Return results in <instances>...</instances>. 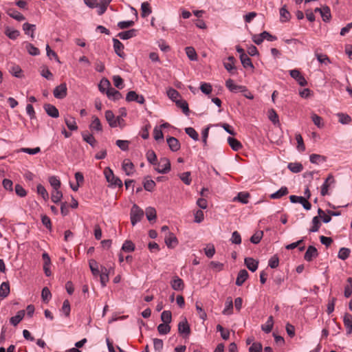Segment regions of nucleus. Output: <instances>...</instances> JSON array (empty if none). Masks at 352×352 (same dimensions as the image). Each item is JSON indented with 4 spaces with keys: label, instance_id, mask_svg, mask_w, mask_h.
Here are the masks:
<instances>
[{
    "label": "nucleus",
    "instance_id": "1",
    "mask_svg": "<svg viewBox=\"0 0 352 352\" xmlns=\"http://www.w3.org/2000/svg\"><path fill=\"white\" fill-rule=\"evenodd\" d=\"M131 222L135 226L138 222L140 221L144 216V211L136 204H134L131 209Z\"/></svg>",
    "mask_w": 352,
    "mask_h": 352
},
{
    "label": "nucleus",
    "instance_id": "2",
    "mask_svg": "<svg viewBox=\"0 0 352 352\" xmlns=\"http://www.w3.org/2000/svg\"><path fill=\"white\" fill-rule=\"evenodd\" d=\"M105 177L109 183L111 184L112 186L114 187H122V182L121 179L117 177H116L111 169L109 168H106L104 171Z\"/></svg>",
    "mask_w": 352,
    "mask_h": 352
},
{
    "label": "nucleus",
    "instance_id": "3",
    "mask_svg": "<svg viewBox=\"0 0 352 352\" xmlns=\"http://www.w3.org/2000/svg\"><path fill=\"white\" fill-rule=\"evenodd\" d=\"M155 170L162 174L167 173L170 170V160L166 157H162L160 162L157 163Z\"/></svg>",
    "mask_w": 352,
    "mask_h": 352
},
{
    "label": "nucleus",
    "instance_id": "4",
    "mask_svg": "<svg viewBox=\"0 0 352 352\" xmlns=\"http://www.w3.org/2000/svg\"><path fill=\"white\" fill-rule=\"evenodd\" d=\"M105 118L107 121L108 122L109 124L111 127H116L118 126V124H120V122L123 120L120 117L115 118V116L113 113L108 110L105 112Z\"/></svg>",
    "mask_w": 352,
    "mask_h": 352
},
{
    "label": "nucleus",
    "instance_id": "5",
    "mask_svg": "<svg viewBox=\"0 0 352 352\" xmlns=\"http://www.w3.org/2000/svg\"><path fill=\"white\" fill-rule=\"evenodd\" d=\"M226 87L232 92H245L247 91V89L244 86L238 85L234 84L233 80L228 79L226 82Z\"/></svg>",
    "mask_w": 352,
    "mask_h": 352
},
{
    "label": "nucleus",
    "instance_id": "6",
    "mask_svg": "<svg viewBox=\"0 0 352 352\" xmlns=\"http://www.w3.org/2000/svg\"><path fill=\"white\" fill-rule=\"evenodd\" d=\"M67 88L66 83H61L57 86L54 90V96L56 98L62 99L67 96Z\"/></svg>",
    "mask_w": 352,
    "mask_h": 352
},
{
    "label": "nucleus",
    "instance_id": "7",
    "mask_svg": "<svg viewBox=\"0 0 352 352\" xmlns=\"http://www.w3.org/2000/svg\"><path fill=\"white\" fill-rule=\"evenodd\" d=\"M289 199H290L291 202H292V203L301 204L305 210H308L311 209V204L307 200L306 198H305L303 197L291 195L289 197Z\"/></svg>",
    "mask_w": 352,
    "mask_h": 352
},
{
    "label": "nucleus",
    "instance_id": "8",
    "mask_svg": "<svg viewBox=\"0 0 352 352\" xmlns=\"http://www.w3.org/2000/svg\"><path fill=\"white\" fill-rule=\"evenodd\" d=\"M290 76L294 78L300 86H305L307 84V80L302 76L301 73L298 69H292L289 71Z\"/></svg>",
    "mask_w": 352,
    "mask_h": 352
},
{
    "label": "nucleus",
    "instance_id": "9",
    "mask_svg": "<svg viewBox=\"0 0 352 352\" xmlns=\"http://www.w3.org/2000/svg\"><path fill=\"white\" fill-rule=\"evenodd\" d=\"M318 252L317 249L314 246L310 245L308 247V248L305 254L304 258L307 261L310 262L314 258H316L318 256Z\"/></svg>",
    "mask_w": 352,
    "mask_h": 352
},
{
    "label": "nucleus",
    "instance_id": "10",
    "mask_svg": "<svg viewBox=\"0 0 352 352\" xmlns=\"http://www.w3.org/2000/svg\"><path fill=\"white\" fill-rule=\"evenodd\" d=\"M113 42L115 52L118 56L123 58L125 56L123 52L124 45L117 38H113Z\"/></svg>",
    "mask_w": 352,
    "mask_h": 352
},
{
    "label": "nucleus",
    "instance_id": "11",
    "mask_svg": "<svg viewBox=\"0 0 352 352\" xmlns=\"http://www.w3.org/2000/svg\"><path fill=\"white\" fill-rule=\"evenodd\" d=\"M165 243L168 248H173L178 243V241L173 233L168 232V235L165 236Z\"/></svg>",
    "mask_w": 352,
    "mask_h": 352
},
{
    "label": "nucleus",
    "instance_id": "12",
    "mask_svg": "<svg viewBox=\"0 0 352 352\" xmlns=\"http://www.w3.org/2000/svg\"><path fill=\"white\" fill-rule=\"evenodd\" d=\"M44 109L46 113L52 118H58L59 116L58 110L52 104H45L44 105Z\"/></svg>",
    "mask_w": 352,
    "mask_h": 352
},
{
    "label": "nucleus",
    "instance_id": "13",
    "mask_svg": "<svg viewBox=\"0 0 352 352\" xmlns=\"http://www.w3.org/2000/svg\"><path fill=\"white\" fill-rule=\"evenodd\" d=\"M170 285L173 289L177 291L182 290L184 287L183 280L179 278L178 276H175L173 278V279L170 282Z\"/></svg>",
    "mask_w": 352,
    "mask_h": 352
},
{
    "label": "nucleus",
    "instance_id": "14",
    "mask_svg": "<svg viewBox=\"0 0 352 352\" xmlns=\"http://www.w3.org/2000/svg\"><path fill=\"white\" fill-rule=\"evenodd\" d=\"M178 331L179 333L189 335L190 333V326L188 324L186 319L181 321L178 324Z\"/></svg>",
    "mask_w": 352,
    "mask_h": 352
},
{
    "label": "nucleus",
    "instance_id": "15",
    "mask_svg": "<svg viewBox=\"0 0 352 352\" xmlns=\"http://www.w3.org/2000/svg\"><path fill=\"white\" fill-rule=\"evenodd\" d=\"M122 170L127 175H131L133 173L134 165L129 160H124L122 162Z\"/></svg>",
    "mask_w": 352,
    "mask_h": 352
},
{
    "label": "nucleus",
    "instance_id": "16",
    "mask_svg": "<svg viewBox=\"0 0 352 352\" xmlns=\"http://www.w3.org/2000/svg\"><path fill=\"white\" fill-rule=\"evenodd\" d=\"M167 143L172 151H177L180 148V143L175 138L170 137L167 138Z\"/></svg>",
    "mask_w": 352,
    "mask_h": 352
},
{
    "label": "nucleus",
    "instance_id": "17",
    "mask_svg": "<svg viewBox=\"0 0 352 352\" xmlns=\"http://www.w3.org/2000/svg\"><path fill=\"white\" fill-rule=\"evenodd\" d=\"M343 322L345 327L346 328L347 334L352 333V315L345 314L343 318Z\"/></svg>",
    "mask_w": 352,
    "mask_h": 352
},
{
    "label": "nucleus",
    "instance_id": "18",
    "mask_svg": "<svg viewBox=\"0 0 352 352\" xmlns=\"http://www.w3.org/2000/svg\"><path fill=\"white\" fill-rule=\"evenodd\" d=\"M245 264L250 271L255 272L258 268V262L252 258L248 257L245 258Z\"/></svg>",
    "mask_w": 352,
    "mask_h": 352
},
{
    "label": "nucleus",
    "instance_id": "19",
    "mask_svg": "<svg viewBox=\"0 0 352 352\" xmlns=\"http://www.w3.org/2000/svg\"><path fill=\"white\" fill-rule=\"evenodd\" d=\"M248 277V272L245 270H240L236 280V285L238 286L242 285Z\"/></svg>",
    "mask_w": 352,
    "mask_h": 352
},
{
    "label": "nucleus",
    "instance_id": "20",
    "mask_svg": "<svg viewBox=\"0 0 352 352\" xmlns=\"http://www.w3.org/2000/svg\"><path fill=\"white\" fill-rule=\"evenodd\" d=\"M289 193L288 189L286 186L281 187L278 191L270 195L272 199H280L282 197L287 195Z\"/></svg>",
    "mask_w": 352,
    "mask_h": 352
},
{
    "label": "nucleus",
    "instance_id": "21",
    "mask_svg": "<svg viewBox=\"0 0 352 352\" xmlns=\"http://www.w3.org/2000/svg\"><path fill=\"white\" fill-rule=\"evenodd\" d=\"M137 32L138 31L136 30L131 29V30H126V31H124V32H120L118 34V36L120 37L122 40H126V39H129V38H131L132 37L135 36L136 34H137Z\"/></svg>",
    "mask_w": 352,
    "mask_h": 352
},
{
    "label": "nucleus",
    "instance_id": "22",
    "mask_svg": "<svg viewBox=\"0 0 352 352\" xmlns=\"http://www.w3.org/2000/svg\"><path fill=\"white\" fill-rule=\"evenodd\" d=\"M25 314V312L24 310L19 311L15 316L10 318V323L14 326H16L23 320Z\"/></svg>",
    "mask_w": 352,
    "mask_h": 352
},
{
    "label": "nucleus",
    "instance_id": "23",
    "mask_svg": "<svg viewBox=\"0 0 352 352\" xmlns=\"http://www.w3.org/2000/svg\"><path fill=\"white\" fill-rule=\"evenodd\" d=\"M7 14L12 18L16 19L18 21H21L25 20V16L21 14L19 12L14 9H8L7 10Z\"/></svg>",
    "mask_w": 352,
    "mask_h": 352
},
{
    "label": "nucleus",
    "instance_id": "24",
    "mask_svg": "<svg viewBox=\"0 0 352 352\" xmlns=\"http://www.w3.org/2000/svg\"><path fill=\"white\" fill-rule=\"evenodd\" d=\"M106 94L109 98L113 100H118L122 98V94L118 91L112 87L108 89L106 91Z\"/></svg>",
    "mask_w": 352,
    "mask_h": 352
},
{
    "label": "nucleus",
    "instance_id": "25",
    "mask_svg": "<svg viewBox=\"0 0 352 352\" xmlns=\"http://www.w3.org/2000/svg\"><path fill=\"white\" fill-rule=\"evenodd\" d=\"M112 0H101L100 3H98V14L102 15L104 14L107 8V6L111 2Z\"/></svg>",
    "mask_w": 352,
    "mask_h": 352
},
{
    "label": "nucleus",
    "instance_id": "26",
    "mask_svg": "<svg viewBox=\"0 0 352 352\" xmlns=\"http://www.w3.org/2000/svg\"><path fill=\"white\" fill-rule=\"evenodd\" d=\"M100 283L102 287H105L109 281V274L106 267H102L100 272Z\"/></svg>",
    "mask_w": 352,
    "mask_h": 352
},
{
    "label": "nucleus",
    "instance_id": "27",
    "mask_svg": "<svg viewBox=\"0 0 352 352\" xmlns=\"http://www.w3.org/2000/svg\"><path fill=\"white\" fill-rule=\"evenodd\" d=\"M315 12H320L322 17L323 19V21H324L329 20V19L331 17L330 9L328 7H324L322 8H316L315 9Z\"/></svg>",
    "mask_w": 352,
    "mask_h": 352
},
{
    "label": "nucleus",
    "instance_id": "28",
    "mask_svg": "<svg viewBox=\"0 0 352 352\" xmlns=\"http://www.w3.org/2000/svg\"><path fill=\"white\" fill-rule=\"evenodd\" d=\"M228 142L230 147L235 151H237L242 148L241 143L234 138L228 137Z\"/></svg>",
    "mask_w": 352,
    "mask_h": 352
},
{
    "label": "nucleus",
    "instance_id": "29",
    "mask_svg": "<svg viewBox=\"0 0 352 352\" xmlns=\"http://www.w3.org/2000/svg\"><path fill=\"white\" fill-rule=\"evenodd\" d=\"M273 325H274L273 316H270L267 318V322L264 324H262L261 329L263 331L268 333L271 332V331L272 330Z\"/></svg>",
    "mask_w": 352,
    "mask_h": 352
},
{
    "label": "nucleus",
    "instance_id": "30",
    "mask_svg": "<svg viewBox=\"0 0 352 352\" xmlns=\"http://www.w3.org/2000/svg\"><path fill=\"white\" fill-rule=\"evenodd\" d=\"M10 294V285L8 282H3L0 285V297L6 298Z\"/></svg>",
    "mask_w": 352,
    "mask_h": 352
},
{
    "label": "nucleus",
    "instance_id": "31",
    "mask_svg": "<svg viewBox=\"0 0 352 352\" xmlns=\"http://www.w3.org/2000/svg\"><path fill=\"white\" fill-rule=\"evenodd\" d=\"M9 71L15 77H21L22 69L19 65L12 63L9 67Z\"/></svg>",
    "mask_w": 352,
    "mask_h": 352
},
{
    "label": "nucleus",
    "instance_id": "32",
    "mask_svg": "<svg viewBox=\"0 0 352 352\" xmlns=\"http://www.w3.org/2000/svg\"><path fill=\"white\" fill-rule=\"evenodd\" d=\"M240 59L243 66L245 68L250 67L252 69L254 68V65L252 63L251 59L248 57L247 54H241Z\"/></svg>",
    "mask_w": 352,
    "mask_h": 352
},
{
    "label": "nucleus",
    "instance_id": "33",
    "mask_svg": "<svg viewBox=\"0 0 352 352\" xmlns=\"http://www.w3.org/2000/svg\"><path fill=\"white\" fill-rule=\"evenodd\" d=\"M90 129L91 130H96L97 131H102V124L100 120L96 116L92 117V122L90 124Z\"/></svg>",
    "mask_w": 352,
    "mask_h": 352
},
{
    "label": "nucleus",
    "instance_id": "34",
    "mask_svg": "<svg viewBox=\"0 0 352 352\" xmlns=\"http://www.w3.org/2000/svg\"><path fill=\"white\" fill-rule=\"evenodd\" d=\"M151 8L148 2H144L141 6V16L143 18L146 17L151 13Z\"/></svg>",
    "mask_w": 352,
    "mask_h": 352
},
{
    "label": "nucleus",
    "instance_id": "35",
    "mask_svg": "<svg viewBox=\"0 0 352 352\" xmlns=\"http://www.w3.org/2000/svg\"><path fill=\"white\" fill-rule=\"evenodd\" d=\"M6 35L10 39L15 40L20 35L19 30H12L9 27H7L5 30Z\"/></svg>",
    "mask_w": 352,
    "mask_h": 352
},
{
    "label": "nucleus",
    "instance_id": "36",
    "mask_svg": "<svg viewBox=\"0 0 352 352\" xmlns=\"http://www.w3.org/2000/svg\"><path fill=\"white\" fill-rule=\"evenodd\" d=\"M65 122L69 129L75 131L78 129L75 119L72 117H67L65 118Z\"/></svg>",
    "mask_w": 352,
    "mask_h": 352
},
{
    "label": "nucleus",
    "instance_id": "37",
    "mask_svg": "<svg viewBox=\"0 0 352 352\" xmlns=\"http://www.w3.org/2000/svg\"><path fill=\"white\" fill-rule=\"evenodd\" d=\"M287 168L293 173H298L302 170V165L300 163H289Z\"/></svg>",
    "mask_w": 352,
    "mask_h": 352
},
{
    "label": "nucleus",
    "instance_id": "38",
    "mask_svg": "<svg viewBox=\"0 0 352 352\" xmlns=\"http://www.w3.org/2000/svg\"><path fill=\"white\" fill-rule=\"evenodd\" d=\"M36 192L37 193L42 197V198L47 201L49 199V194L47 191L46 190L45 188L41 185L38 184L36 187Z\"/></svg>",
    "mask_w": 352,
    "mask_h": 352
},
{
    "label": "nucleus",
    "instance_id": "39",
    "mask_svg": "<svg viewBox=\"0 0 352 352\" xmlns=\"http://www.w3.org/2000/svg\"><path fill=\"white\" fill-rule=\"evenodd\" d=\"M27 52L32 56H37L40 54L39 50L30 43H25Z\"/></svg>",
    "mask_w": 352,
    "mask_h": 352
},
{
    "label": "nucleus",
    "instance_id": "40",
    "mask_svg": "<svg viewBox=\"0 0 352 352\" xmlns=\"http://www.w3.org/2000/svg\"><path fill=\"white\" fill-rule=\"evenodd\" d=\"M146 216L149 221L155 220L156 219V210L153 207H148L146 208Z\"/></svg>",
    "mask_w": 352,
    "mask_h": 352
},
{
    "label": "nucleus",
    "instance_id": "41",
    "mask_svg": "<svg viewBox=\"0 0 352 352\" xmlns=\"http://www.w3.org/2000/svg\"><path fill=\"white\" fill-rule=\"evenodd\" d=\"M36 25L33 24H30L28 23H25L23 25V30L25 32V34H29L30 32H31V37L34 38V32L35 31Z\"/></svg>",
    "mask_w": 352,
    "mask_h": 352
},
{
    "label": "nucleus",
    "instance_id": "42",
    "mask_svg": "<svg viewBox=\"0 0 352 352\" xmlns=\"http://www.w3.org/2000/svg\"><path fill=\"white\" fill-rule=\"evenodd\" d=\"M49 182L50 185L52 186L54 190H58L60 187V181L56 176H51L49 177Z\"/></svg>",
    "mask_w": 352,
    "mask_h": 352
},
{
    "label": "nucleus",
    "instance_id": "43",
    "mask_svg": "<svg viewBox=\"0 0 352 352\" xmlns=\"http://www.w3.org/2000/svg\"><path fill=\"white\" fill-rule=\"evenodd\" d=\"M263 236V232L261 230L256 231L250 238V241L254 244H258Z\"/></svg>",
    "mask_w": 352,
    "mask_h": 352
},
{
    "label": "nucleus",
    "instance_id": "44",
    "mask_svg": "<svg viewBox=\"0 0 352 352\" xmlns=\"http://www.w3.org/2000/svg\"><path fill=\"white\" fill-rule=\"evenodd\" d=\"M351 250L346 248H342L338 254V257L341 260H346L350 255Z\"/></svg>",
    "mask_w": 352,
    "mask_h": 352
},
{
    "label": "nucleus",
    "instance_id": "45",
    "mask_svg": "<svg viewBox=\"0 0 352 352\" xmlns=\"http://www.w3.org/2000/svg\"><path fill=\"white\" fill-rule=\"evenodd\" d=\"M167 95L170 99H171L172 100H173L175 102H176V101L179 100L178 98L180 97L179 92L173 88H170L167 91Z\"/></svg>",
    "mask_w": 352,
    "mask_h": 352
},
{
    "label": "nucleus",
    "instance_id": "46",
    "mask_svg": "<svg viewBox=\"0 0 352 352\" xmlns=\"http://www.w3.org/2000/svg\"><path fill=\"white\" fill-rule=\"evenodd\" d=\"M312 227L309 229V232H317L318 231L320 226H321V223L320 221V219H319V217H314L312 219Z\"/></svg>",
    "mask_w": 352,
    "mask_h": 352
},
{
    "label": "nucleus",
    "instance_id": "47",
    "mask_svg": "<svg viewBox=\"0 0 352 352\" xmlns=\"http://www.w3.org/2000/svg\"><path fill=\"white\" fill-rule=\"evenodd\" d=\"M62 197L63 193L59 190H54L52 192L51 199L52 201L55 204L58 203L61 200Z\"/></svg>",
    "mask_w": 352,
    "mask_h": 352
},
{
    "label": "nucleus",
    "instance_id": "48",
    "mask_svg": "<svg viewBox=\"0 0 352 352\" xmlns=\"http://www.w3.org/2000/svg\"><path fill=\"white\" fill-rule=\"evenodd\" d=\"M337 116L339 122L343 124H347L351 122V118L347 114L340 113L337 114Z\"/></svg>",
    "mask_w": 352,
    "mask_h": 352
},
{
    "label": "nucleus",
    "instance_id": "49",
    "mask_svg": "<svg viewBox=\"0 0 352 352\" xmlns=\"http://www.w3.org/2000/svg\"><path fill=\"white\" fill-rule=\"evenodd\" d=\"M157 331L160 334L166 335L170 332V327L168 324L162 323L158 325Z\"/></svg>",
    "mask_w": 352,
    "mask_h": 352
},
{
    "label": "nucleus",
    "instance_id": "50",
    "mask_svg": "<svg viewBox=\"0 0 352 352\" xmlns=\"http://www.w3.org/2000/svg\"><path fill=\"white\" fill-rule=\"evenodd\" d=\"M161 320L164 323L169 324L172 321V314L170 311H164L161 314Z\"/></svg>",
    "mask_w": 352,
    "mask_h": 352
},
{
    "label": "nucleus",
    "instance_id": "51",
    "mask_svg": "<svg viewBox=\"0 0 352 352\" xmlns=\"http://www.w3.org/2000/svg\"><path fill=\"white\" fill-rule=\"evenodd\" d=\"M135 250V245L131 241H126L122 246V250L127 252H131Z\"/></svg>",
    "mask_w": 352,
    "mask_h": 352
},
{
    "label": "nucleus",
    "instance_id": "52",
    "mask_svg": "<svg viewBox=\"0 0 352 352\" xmlns=\"http://www.w3.org/2000/svg\"><path fill=\"white\" fill-rule=\"evenodd\" d=\"M296 140L297 142V148L299 151H304L305 146L302 135L300 133L296 134Z\"/></svg>",
    "mask_w": 352,
    "mask_h": 352
},
{
    "label": "nucleus",
    "instance_id": "53",
    "mask_svg": "<svg viewBox=\"0 0 352 352\" xmlns=\"http://www.w3.org/2000/svg\"><path fill=\"white\" fill-rule=\"evenodd\" d=\"M310 162L314 164H320L325 161V157L318 154H311L309 157Z\"/></svg>",
    "mask_w": 352,
    "mask_h": 352
},
{
    "label": "nucleus",
    "instance_id": "54",
    "mask_svg": "<svg viewBox=\"0 0 352 352\" xmlns=\"http://www.w3.org/2000/svg\"><path fill=\"white\" fill-rule=\"evenodd\" d=\"M311 120L314 124L316 125L318 128H322L324 126L322 118L317 114L313 113L311 115Z\"/></svg>",
    "mask_w": 352,
    "mask_h": 352
},
{
    "label": "nucleus",
    "instance_id": "55",
    "mask_svg": "<svg viewBox=\"0 0 352 352\" xmlns=\"http://www.w3.org/2000/svg\"><path fill=\"white\" fill-rule=\"evenodd\" d=\"M347 282L348 284L344 288V296L346 298H349L352 294V278H349L347 279Z\"/></svg>",
    "mask_w": 352,
    "mask_h": 352
},
{
    "label": "nucleus",
    "instance_id": "56",
    "mask_svg": "<svg viewBox=\"0 0 352 352\" xmlns=\"http://www.w3.org/2000/svg\"><path fill=\"white\" fill-rule=\"evenodd\" d=\"M146 155L147 160L150 163H151L154 165L157 164V156H156L155 153L153 151H152V150L148 151Z\"/></svg>",
    "mask_w": 352,
    "mask_h": 352
},
{
    "label": "nucleus",
    "instance_id": "57",
    "mask_svg": "<svg viewBox=\"0 0 352 352\" xmlns=\"http://www.w3.org/2000/svg\"><path fill=\"white\" fill-rule=\"evenodd\" d=\"M89 267L94 275H98L100 271L98 269V264L95 260H91L89 261Z\"/></svg>",
    "mask_w": 352,
    "mask_h": 352
},
{
    "label": "nucleus",
    "instance_id": "58",
    "mask_svg": "<svg viewBox=\"0 0 352 352\" xmlns=\"http://www.w3.org/2000/svg\"><path fill=\"white\" fill-rule=\"evenodd\" d=\"M113 82L117 88L122 89L124 87L123 79L120 76H113Z\"/></svg>",
    "mask_w": 352,
    "mask_h": 352
},
{
    "label": "nucleus",
    "instance_id": "59",
    "mask_svg": "<svg viewBox=\"0 0 352 352\" xmlns=\"http://www.w3.org/2000/svg\"><path fill=\"white\" fill-rule=\"evenodd\" d=\"M155 186V183L152 179H145L144 182V188L147 191H152Z\"/></svg>",
    "mask_w": 352,
    "mask_h": 352
},
{
    "label": "nucleus",
    "instance_id": "60",
    "mask_svg": "<svg viewBox=\"0 0 352 352\" xmlns=\"http://www.w3.org/2000/svg\"><path fill=\"white\" fill-rule=\"evenodd\" d=\"M175 103L178 107L182 109L184 113L187 114L189 112L188 104L185 100H179Z\"/></svg>",
    "mask_w": 352,
    "mask_h": 352
},
{
    "label": "nucleus",
    "instance_id": "61",
    "mask_svg": "<svg viewBox=\"0 0 352 352\" xmlns=\"http://www.w3.org/2000/svg\"><path fill=\"white\" fill-rule=\"evenodd\" d=\"M234 60L235 58L233 56H229L228 58V61L224 63V67L228 72H231L232 69H234Z\"/></svg>",
    "mask_w": 352,
    "mask_h": 352
},
{
    "label": "nucleus",
    "instance_id": "62",
    "mask_svg": "<svg viewBox=\"0 0 352 352\" xmlns=\"http://www.w3.org/2000/svg\"><path fill=\"white\" fill-rule=\"evenodd\" d=\"M181 180L186 185H190L191 183L190 173L185 172L179 175Z\"/></svg>",
    "mask_w": 352,
    "mask_h": 352
},
{
    "label": "nucleus",
    "instance_id": "63",
    "mask_svg": "<svg viewBox=\"0 0 352 352\" xmlns=\"http://www.w3.org/2000/svg\"><path fill=\"white\" fill-rule=\"evenodd\" d=\"M186 53L190 60H194L197 59V53L193 47H187L186 48Z\"/></svg>",
    "mask_w": 352,
    "mask_h": 352
},
{
    "label": "nucleus",
    "instance_id": "64",
    "mask_svg": "<svg viewBox=\"0 0 352 352\" xmlns=\"http://www.w3.org/2000/svg\"><path fill=\"white\" fill-rule=\"evenodd\" d=\"M262 344L260 342H253L249 349L250 352H262Z\"/></svg>",
    "mask_w": 352,
    "mask_h": 352
}]
</instances>
